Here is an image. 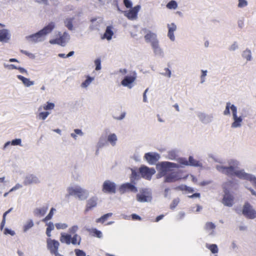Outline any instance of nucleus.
I'll return each mask as SVG.
<instances>
[{"label": "nucleus", "instance_id": "nucleus-43", "mask_svg": "<svg viewBox=\"0 0 256 256\" xmlns=\"http://www.w3.org/2000/svg\"><path fill=\"white\" fill-rule=\"evenodd\" d=\"M94 64L96 66L95 70H96V71H98V70H100L102 68V65H101V60L100 58H96L94 60Z\"/></svg>", "mask_w": 256, "mask_h": 256}, {"label": "nucleus", "instance_id": "nucleus-37", "mask_svg": "<svg viewBox=\"0 0 256 256\" xmlns=\"http://www.w3.org/2000/svg\"><path fill=\"white\" fill-rule=\"evenodd\" d=\"M55 211H56V210L55 209V208H51L48 214L44 218H43L42 221L43 222H47V221L50 220H51V218H52V217L54 214V212H55Z\"/></svg>", "mask_w": 256, "mask_h": 256}, {"label": "nucleus", "instance_id": "nucleus-48", "mask_svg": "<svg viewBox=\"0 0 256 256\" xmlns=\"http://www.w3.org/2000/svg\"><path fill=\"white\" fill-rule=\"evenodd\" d=\"M106 145V141L102 138H100L97 144V148H102V146H104Z\"/></svg>", "mask_w": 256, "mask_h": 256}, {"label": "nucleus", "instance_id": "nucleus-13", "mask_svg": "<svg viewBox=\"0 0 256 256\" xmlns=\"http://www.w3.org/2000/svg\"><path fill=\"white\" fill-rule=\"evenodd\" d=\"M140 8V5H137L129 10L124 11V14L130 20H136L138 17V12Z\"/></svg>", "mask_w": 256, "mask_h": 256}, {"label": "nucleus", "instance_id": "nucleus-51", "mask_svg": "<svg viewBox=\"0 0 256 256\" xmlns=\"http://www.w3.org/2000/svg\"><path fill=\"white\" fill-rule=\"evenodd\" d=\"M167 36L171 42H174L176 40V36L174 34L173 32H171L170 29H168Z\"/></svg>", "mask_w": 256, "mask_h": 256}, {"label": "nucleus", "instance_id": "nucleus-46", "mask_svg": "<svg viewBox=\"0 0 256 256\" xmlns=\"http://www.w3.org/2000/svg\"><path fill=\"white\" fill-rule=\"evenodd\" d=\"M167 28L168 29H170V30L172 31V32L174 34V32L177 30V26L175 23L168 24Z\"/></svg>", "mask_w": 256, "mask_h": 256}, {"label": "nucleus", "instance_id": "nucleus-16", "mask_svg": "<svg viewBox=\"0 0 256 256\" xmlns=\"http://www.w3.org/2000/svg\"><path fill=\"white\" fill-rule=\"evenodd\" d=\"M136 78V75L134 72L130 76H126L122 80L121 84L124 86H127L128 88H131L133 86V83Z\"/></svg>", "mask_w": 256, "mask_h": 256}, {"label": "nucleus", "instance_id": "nucleus-57", "mask_svg": "<svg viewBox=\"0 0 256 256\" xmlns=\"http://www.w3.org/2000/svg\"><path fill=\"white\" fill-rule=\"evenodd\" d=\"M22 188V184H20V183H16L14 186L10 188V192H14V190H17V189Z\"/></svg>", "mask_w": 256, "mask_h": 256}, {"label": "nucleus", "instance_id": "nucleus-4", "mask_svg": "<svg viewBox=\"0 0 256 256\" xmlns=\"http://www.w3.org/2000/svg\"><path fill=\"white\" fill-rule=\"evenodd\" d=\"M55 28L56 24L54 22H50L38 32L34 34H30V36H26V39L28 42L31 43H38V42H44L46 39V36L50 34Z\"/></svg>", "mask_w": 256, "mask_h": 256}, {"label": "nucleus", "instance_id": "nucleus-32", "mask_svg": "<svg viewBox=\"0 0 256 256\" xmlns=\"http://www.w3.org/2000/svg\"><path fill=\"white\" fill-rule=\"evenodd\" d=\"M205 229L210 232V234H213L216 225L212 222H207L204 226Z\"/></svg>", "mask_w": 256, "mask_h": 256}, {"label": "nucleus", "instance_id": "nucleus-12", "mask_svg": "<svg viewBox=\"0 0 256 256\" xmlns=\"http://www.w3.org/2000/svg\"><path fill=\"white\" fill-rule=\"evenodd\" d=\"M47 248L52 254H54L56 256V250H58L60 246V242L55 239H52L48 238L46 240Z\"/></svg>", "mask_w": 256, "mask_h": 256}, {"label": "nucleus", "instance_id": "nucleus-19", "mask_svg": "<svg viewBox=\"0 0 256 256\" xmlns=\"http://www.w3.org/2000/svg\"><path fill=\"white\" fill-rule=\"evenodd\" d=\"M144 158L149 164H155L156 161L160 159V156L159 154L154 153V152H148V153L145 154Z\"/></svg>", "mask_w": 256, "mask_h": 256}, {"label": "nucleus", "instance_id": "nucleus-5", "mask_svg": "<svg viewBox=\"0 0 256 256\" xmlns=\"http://www.w3.org/2000/svg\"><path fill=\"white\" fill-rule=\"evenodd\" d=\"M67 190L70 196H73L79 200H86L89 196V191L80 186L68 187Z\"/></svg>", "mask_w": 256, "mask_h": 256}, {"label": "nucleus", "instance_id": "nucleus-20", "mask_svg": "<svg viewBox=\"0 0 256 256\" xmlns=\"http://www.w3.org/2000/svg\"><path fill=\"white\" fill-rule=\"evenodd\" d=\"M197 116L199 120L204 124H208L214 120L212 114H208L204 112H198Z\"/></svg>", "mask_w": 256, "mask_h": 256}, {"label": "nucleus", "instance_id": "nucleus-49", "mask_svg": "<svg viewBox=\"0 0 256 256\" xmlns=\"http://www.w3.org/2000/svg\"><path fill=\"white\" fill-rule=\"evenodd\" d=\"M202 74L200 76V83L204 84L206 81V76L208 70H201Z\"/></svg>", "mask_w": 256, "mask_h": 256}, {"label": "nucleus", "instance_id": "nucleus-6", "mask_svg": "<svg viewBox=\"0 0 256 256\" xmlns=\"http://www.w3.org/2000/svg\"><path fill=\"white\" fill-rule=\"evenodd\" d=\"M232 182L231 181L227 182L223 184V188L224 189V194L222 199V203L226 206H232L234 204V196L232 194H230L228 188H230V184Z\"/></svg>", "mask_w": 256, "mask_h": 256}, {"label": "nucleus", "instance_id": "nucleus-54", "mask_svg": "<svg viewBox=\"0 0 256 256\" xmlns=\"http://www.w3.org/2000/svg\"><path fill=\"white\" fill-rule=\"evenodd\" d=\"M92 232L94 233V234L96 236L97 238H102V233L100 230H97L96 228L92 229Z\"/></svg>", "mask_w": 256, "mask_h": 256}, {"label": "nucleus", "instance_id": "nucleus-50", "mask_svg": "<svg viewBox=\"0 0 256 256\" xmlns=\"http://www.w3.org/2000/svg\"><path fill=\"white\" fill-rule=\"evenodd\" d=\"M55 106V104L52 103V102H47V104L46 106H44V109L48 110H52L54 109Z\"/></svg>", "mask_w": 256, "mask_h": 256}, {"label": "nucleus", "instance_id": "nucleus-1", "mask_svg": "<svg viewBox=\"0 0 256 256\" xmlns=\"http://www.w3.org/2000/svg\"><path fill=\"white\" fill-rule=\"evenodd\" d=\"M178 164L174 162H160L156 166L158 171L156 174L157 178L164 176V182L172 183L180 178L178 172L174 171V169H179L184 166H202V164L199 160H196L192 156H190L188 160L185 158H179L178 159Z\"/></svg>", "mask_w": 256, "mask_h": 256}, {"label": "nucleus", "instance_id": "nucleus-3", "mask_svg": "<svg viewBox=\"0 0 256 256\" xmlns=\"http://www.w3.org/2000/svg\"><path fill=\"white\" fill-rule=\"evenodd\" d=\"M78 228L79 227L78 225H73L68 230L70 234H68V233H61L60 242L66 244H72L74 245H80L82 242V237L79 234H76L77 231L78 230Z\"/></svg>", "mask_w": 256, "mask_h": 256}, {"label": "nucleus", "instance_id": "nucleus-29", "mask_svg": "<svg viewBox=\"0 0 256 256\" xmlns=\"http://www.w3.org/2000/svg\"><path fill=\"white\" fill-rule=\"evenodd\" d=\"M242 116H238V114L236 116L233 120V122L231 124L232 128H239L241 127L242 122Z\"/></svg>", "mask_w": 256, "mask_h": 256}, {"label": "nucleus", "instance_id": "nucleus-17", "mask_svg": "<svg viewBox=\"0 0 256 256\" xmlns=\"http://www.w3.org/2000/svg\"><path fill=\"white\" fill-rule=\"evenodd\" d=\"M144 31L146 33V34L144 36V38L145 40L147 43H150V46L152 49L154 46V40H156V34L154 33V32H151L150 30H147V29H144Z\"/></svg>", "mask_w": 256, "mask_h": 256}, {"label": "nucleus", "instance_id": "nucleus-55", "mask_svg": "<svg viewBox=\"0 0 256 256\" xmlns=\"http://www.w3.org/2000/svg\"><path fill=\"white\" fill-rule=\"evenodd\" d=\"M75 254L76 256H86V254L83 250H74Z\"/></svg>", "mask_w": 256, "mask_h": 256}, {"label": "nucleus", "instance_id": "nucleus-60", "mask_svg": "<svg viewBox=\"0 0 256 256\" xmlns=\"http://www.w3.org/2000/svg\"><path fill=\"white\" fill-rule=\"evenodd\" d=\"M124 3L127 8H130L132 6V1L130 0H124Z\"/></svg>", "mask_w": 256, "mask_h": 256}, {"label": "nucleus", "instance_id": "nucleus-2", "mask_svg": "<svg viewBox=\"0 0 256 256\" xmlns=\"http://www.w3.org/2000/svg\"><path fill=\"white\" fill-rule=\"evenodd\" d=\"M214 160L218 163L215 166L216 168L220 173L228 176H236L240 179L250 180L256 188V190L250 188V190L252 194L256 196V178L252 174L246 172L244 169H238L240 165L238 160L230 159L228 160V164L226 166V162H222L220 159L214 158Z\"/></svg>", "mask_w": 256, "mask_h": 256}, {"label": "nucleus", "instance_id": "nucleus-41", "mask_svg": "<svg viewBox=\"0 0 256 256\" xmlns=\"http://www.w3.org/2000/svg\"><path fill=\"white\" fill-rule=\"evenodd\" d=\"M50 112H40L38 115V118L39 119H42V120H45L47 116L50 114Z\"/></svg>", "mask_w": 256, "mask_h": 256}, {"label": "nucleus", "instance_id": "nucleus-21", "mask_svg": "<svg viewBox=\"0 0 256 256\" xmlns=\"http://www.w3.org/2000/svg\"><path fill=\"white\" fill-rule=\"evenodd\" d=\"M98 200V197L96 196H93L90 197L87 200L86 211H89V210H92V208L96 207Z\"/></svg>", "mask_w": 256, "mask_h": 256}, {"label": "nucleus", "instance_id": "nucleus-18", "mask_svg": "<svg viewBox=\"0 0 256 256\" xmlns=\"http://www.w3.org/2000/svg\"><path fill=\"white\" fill-rule=\"evenodd\" d=\"M120 193L123 194V193L126 192L127 190H130V192H136L138 189L135 186L132 184V183L126 182L122 184L120 186L119 188Z\"/></svg>", "mask_w": 256, "mask_h": 256}, {"label": "nucleus", "instance_id": "nucleus-28", "mask_svg": "<svg viewBox=\"0 0 256 256\" xmlns=\"http://www.w3.org/2000/svg\"><path fill=\"white\" fill-rule=\"evenodd\" d=\"M85 77L86 78L82 82L80 86L82 88H86V90L89 86L90 85L92 82L94 80V76H89V75H86Z\"/></svg>", "mask_w": 256, "mask_h": 256}, {"label": "nucleus", "instance_id": "nucleus-7", "mask_svg": "<svg viewBox=\"0 0 256 256\" xmlns=\"http://www.w3.org/2000/svg\"><path fill=\"white\" fill-rule=\"evenodd\" d=\"M59 37L54 39H51L49 42L52 44H59L61 46H66L70 40V36L68 32L65 30L62 34L58 32Z\"/></svg>", "mask_w": 256, "mask_h": 256}, {"label": "nucleus", "instance_id": "nucleus-9", "mask_svg": "<svg viewBox=\"0 0 256 256\" xmlns=\"http://www.w3.org/2000/svg\"><path fill=\"white\" fill-rule=\"evenodd\" d=\"M136 198L140 202H148L152 200V195L150 190H142L136 194Z\"/></svg>", "mask_w": 256, "mask_h": 256}, {"label": "nucleus", "instance_id": "nucleus-59", "mask_svg": "<svg viewBox=\"0 0 256 256\" xmlns=\"http://www.w3.org/2000/svg\"><path fill=\"white\" fill-rule=\"evenodd\" d=\"M6 214L4 213L2 216V221L1 224H0V229H2L5 224H6Z\"/></svg>", "mask_w": 256, "mask_h": 256}, {"label": "nucleus", "instance_id": "nucleus-61", "mask_svg": "<svg viewBox=\"0 0 256 256\" xmlns=\"http://www.w3.org/2000/svg\"><path fill=\"white\" fill-rule=\"evenodd\" d=\"M166 72H162V74H164V76H167L168 77H170L172 74V72L170 70L168 69V68H165Z\"/></svg>", "mask_w": 256, "mask_h": 256}, {"label": "nucleus", "instance_id": "nucleus-26", "mask_svg": "<svg viewBox=\"0 0 256 256\" xmlns=\"http://www.w3.org/2000/svg\"><path fill=\"white\" fill-rule=\"evenodd\" d=\"M178 150H176V149H173L172 150H168L167 152L166 158L167 159L170 160H176V164H178V160L179 158H178Z\"/></svg>", "mask_w": 256, "mask_h": 256}, {"label": "nucleus", "instance_id": "nucleus-31", "mask_svg": "<svg viewBox=\"0 0 256 256\" xmlns=\"http://www.w3.org/2000/svg\"><path fill=\"white\" fill-rule=\"evenodd\" d=\"M17 78L21 80L25 86H30L34 85V81L30 80L28 78H24V76H22V75H18Z\"/></svg>", "mask_w": 256, "mask_h": 256}, {"label": "nucleus", "instance_id": "nucleus-58", "mask_svg": "<svg viewBox=\"0 0 256 256\" xmlns=\"http://www.w3.org/2000/svg\"><path fill=\"white\" fill-rule=\"evenodd\" d=\"M50 232H52L54 228L55 225L54 224L53 222H48V223L46 224Z\"/></svg>", "mask_w": 256, "mask_h": 256}, {"label": "nucleus", "instance_id": "nucleus-53", "mask_svg": "<svg viewBox=\"0 0 256 256\" xmlns=\"http://www.w3.org/2000/svg\"><path fill=\"white\" fill-rule=\"evenodd\" d=\"M179 202H180L179 198H176L175 199L173 200L172 201L171 204L170 206V208H176L177 204H178Z\"/></svg>", "mask_w": 256, "mask_h": 256}, {"label": "nucleus", "instance_id": "nucleus-42", "mask_svg": "<svg viewBox=\"0 0 256 256\" xmlns=\"http://www.w3.org/2000/svg\"><path fill=\"white\" fill-rule=\"evenodd\" d=\"M230 110L232 112V120H234L238 114V108L234 104H231Z\"/></svg>", "mask_w": 256, "mask_h": 256}, {"label": "nucleus", "instance_id": "nucleus-10", "mask_svg": "<svg viewBox=\"0 0 256 256\" xmlns=\"http://www.w3.org/2000/svg\"><path fill=\"white\" fill-rule=\"evenodd\" d=\"M242 214L247 218H254L256 217V210L254 209L249 202H246L244 204L242 210Z\"/></svg>", "mask_w": 256, "mask_h": 256}, {"label": "nucleus", "instance_id": "nucleus-23", "mask_svg": "<svg viewBox=\"0 0 256 256\" xmlns=\"http://www.w3.org/2000/svg\"><path fill=\"white\" fill-rule=\"evenodd\" d=\"M11 38V34L8 29L3 28L0 30V42H8Z\"/></svg>", "mask_w": 256, "mask_h": 256}, {"label": "nucleus", "instance_id": "nucleus-62", "mask_svg": "<svg viewBox=\"0 0 256 256\" xmlns=\"http://www.w3.org/2000/svg\"><path fill=\"white\" fill-rule=\"evenodd\" d=\"M4 233L9 234H10L12 235V236L16 234L14 230H10V229L8 228H5Z\"/></svg>", "mask_w": 256, "mask_h": 256}, {"label": "nucleus", "instance_id": "nucleus-63", "mask_svg": "<svg viewBox=\"0 0 256 256\" xmlns=\"http://www.w3.org/2000/svg\"><path fill=\"white\" fill-rule=\"evenodd\" d=\"M20 52L30 57H34V55L32 53L28 52L26 51V50H21Z\"/></svg>", "mask_w": 256, "mask_h": 256}, {"label": "nucleus", "instance_id": "nucleus-34", "mask_svg": "<svg viewBox=\"0 0 256 256\" xmlns=\"http://www.w3.org/2000/svg\"><path fill=\"white\" fill-rule=\"evenodd\" d=\"M34 224L32 220H28L26 222L25 224L23 226V230L24 232H26L28 230L30 229V228H32Z\"/></svg>", "mask_w": 256, "mask_h": 256}, {"label": "nucleus", "instance_id": "nucleus-36", "mask_svg": "<svg viewBox=\"0 0 256 256\" xmlns=\"http://www.w3.org/2000/svg\"><path fill=\"white\" fill-rule=\"evenodd\" d=\"M112 216V213H108L106 214L103 215L102 216H100L99 218H98L96 220V222H105L107 218H108L110 216Z\"/></svg>", "mask_w": 256, "mask_h": 256}, {"label": "nucleus", "instance_id": "nucleus-39", "mask_svg": "<svg viewBox=\"0 0 256 256\" xmlns=\"http://www.w3.org/2000/svg\"><path fill=\"white\" fill-rule=\"evenodd\" d=\"M248 1L246 0H238V7L240 8H246L248 6Z\"/></svg>", "mask_w": 256, "mask_h": 256}, {"label": "nucleus", "instance_id": "nucleus-24", "mask_svg": "<svg viewBox=\"0 0 256 256\" xmlns=\"http://www.w3.org/2000/svg\"><path fill=\"white\" fill-rule=\"evenodd\" d=\"M91 24L90 26V28L92 30H99L101 24L102 22V18H93L90 20Z\"/></svg>", "mask_w": 256, "mask_h": 256}, {"label": "nucleus", "instance_id": "nucleus-30", "mask_svg": "<svg viewBox=\"0 0 256 256\" xmlns=\"http://www.w3.org/2000/svg\"><path fill=\"white\" fill-rule=\"evenodd\" d=\"M113 28H114L112 26H108L106 28V31L104 34L103 38H106L108 40H112V36L114 35V32L112 31Z\"/></svg>", "mask_w": 256, "mask_h": 256}, {"label": "nucleus", "instance_id": "nucleus-22", "mask_svg": "<svg viewBox=\"0 0 256 256\" xmlns=\"http://www.w3.org/2000/svg\"><path fill=\"white\" fill-rule=\"evenodd\" d=\"M74 16H67L64 19V24L69 30H74L75 28L74 26Z\"/></svg>", "mask_w": 256, "mask_h": 256}, {"label": "nucleus", "instance_id": "nucleus-38", "mask_svg": "<svg viewBox=\"0 0 256 256\" xmlns=\"http://www.w3.org/2000/svg\"><path fill=\"white\" fill-rule=\"evenodd\" d=\"M242 56L244 58L247 60H250L252 59V52L250 50H244L242 54Z\"/></svg>", "mask_w": 256, "mask_h": 256}, {"label": "nucleus", "instance_id": "nucleus-44", "mask_svg": "<svg viewBox=\"0 0 256 256\" xmlns=\"http://www.w3.org/2000/svg\"><path fill=\"white\" fill-rule=\"evenodd\" d=\"M230 110H231V103L230 102H227L226 103V108L223 112L224 115L230 114Z\"/></svg>", "mask_w": 256, "mask_h": 256}, {"label": "nucleus", "instance_id": "nucleus-45", "mask_svg": "<svg viewBox=\"0 0 256 256\" xmlns=\"http://www.w3.org/2000/svg\"><path fill=\"white\" fill-rule=\"evenodd\" d=\"M208 248L211 250L212 253H218V246L216 244H210L209 246H208Z\"/></svg>", "mask_w": 256, "mask_h": 256}, {"label": "nucleus", "instance_id": "nucleus-25", "mask_svg": "<svg viewBox=\"0 0 256 256\" xmlns=\"http://www.w3.org/2000/svg\"><path fill=\"white\" fill-rule=\"evenodd\" d=\"M48 209V206H43L40 208H36L34 210L33 213L36 216H42L45 215Z\"/></svg>", "mask_w": 256, "mask_h": 256}, {"label": "nucleus", "instance_id": "nucleus-8", "mask_svg": "<svg viewBox=\"0 0 256 256\" xmlns=\"http://www.w3.org/2000/svg\"><path fill=\"white\" fill-rule=\"evenodd\" d=\"M116 184L112 180H106L102 184V192L108 194H115L116 193Z\"/></svg>", "mask_w": 256, "mask_h": 256}, {"label": "nucleus", "instance_id": "nucleus-14", "mask_svg": "<svg viewBox=\"0 0 256 256\" xmlns=\"http://www.w3.org/2000/svg\"><path fill=\"white\" fill-rule=\"evenodd\" d=\"M40 182V178L33 174H26L24 180V186H30V184H39Z\"/></svg>", "mask_w": 256, "mask_h": 256}, {"label": "nucleus", "instance_id": "nucleus-11", "mask_svg": "<svg viewBox=\"0 0 256 256\" xmlns=\"http://www.w3.org/2000/svg\"><path fill=\"white\" fill-rule=\"evenodd\" d=\"M139 172L142 176L144 178L150 180L152 178V176L154 173H156V170L154 168H150L147 166H142L139 168Z\"/></svg>", "mask_w": 256, "mask_h": 256}, {"label": "nucleus", "instance_id": "nucleus-27", "mask_svg": "<svg viewBox=\"0 0 256 256\" xmlns=\"http://www.w3.org/2000/svg\"><path fill=\"white\" fill-rule=\"evenodd\" d=\"M118 140V136L116 134H109L107 136V142L112 146H115L116 145Z\"/></svg>", "mask_w": 256, "mask_h": 256}, {"label": "nucleus", "instance_id": "nucleus-15", "mask_svg": "<svg viewBox=\"0 0 256 256\" xmlns=\"http://www.w3.org/2000/svg\"><path fill=\"white\" fill-rule=\"evenodd\" d=\"M153 52L155 56H159L160 57H164V52L160 46V41L158 38V36L155 38L154 42L153 44Z\"/></svg>", "mask_w": 256, "mask_h": 256}, {"label": "nucleus", "instance_id": "nucleus-33", "mask_svg": "<svg viewBox=\"0 0 256 256\" xmlns=\"http://www.w3.org/2000/svg\"><path fill=\"white\" fill-rule=\"evenodd\" d=\"M178 6V4L176 0H170L166 4V8L168 10H176Z\"/></svg>", "mask_w": 256, "mask_h": 256}, {"label": "nucleus", "instance_id": "nucleus-40", "mask_svg": "<svg viewBox=\"0 0 256 256\" xmlns=\"http://www.w3.org/2000/svg\"><path fill=\"white\" fill-rule=\"evenodd\" d=\"M239 46L238 42H234L233 43H232L229 46L228 50L230 52H234V50H237Z\"/></svg>", "mask_w": 256, "mask_h": 256}, {"label": "nucleus", "instance_id": "nucleus-47", "mask_svg": "<svg viewBox=\"0 0 256 256\" xmlns=\"http://www.w3.org/2000/svg\"><path fill=\"white\" fill-rule=\"evenodd\" d=\"M55 226L58 230L66 229L68 226V225L66 223H56L55 224Z\"/></svg>", "mask_w": 256, "mask_h": 256}, {"label": "nucleus", "instance_id": "nucleus-35", "mask_svg": "<svg viewBox=\"0 0 256 256\" xmlns=\"http://www.w3.org/2000/svg\"><path fill=\"white\" fill-rule=\"evenodd\" d=\"M74 132L70 134V136L74 139L76 140L78 138V136H84V132L80 128H75L74 130Z\"/></svg>", "mask_w": 256, "mask_h": 256}, {"label": "nucleus", "instance_id": "nucleus-64", "mask_svg": "<svg viewBox=\"0 0 256 256\" xmlns=\"http://www.w3.org/2000/svg\"><path fill=\"white\" fill-rule=\"evenodd\" d=\"M36 2L40 4V3L44 4H49V2H48V0H36Z\"/></svg>", "mask_w": 256, "mask_h": 256}, {"label": "nucleus", "instance_id": "nucleus-56", "mask_svg": "<svg viewBox=\"0 0 256 256\" xmlns=\"http://www.w3.org/2000/svg\"><path fill=\"white\" fill-rule=\"evenodd\" d=\"M21 142V139H14L12 141L11 144L13 146L20 145Z\"/></svg>", "mask_w": 256, "mask_h": 256}, {"label": "nucleus", "instance_id": "nucleus-52", "mask_svg": "<svg viewBox=\"0 0 256 256\" xmlns=\"http://www.w3.org/2000/svg\"><path fill=\"white\" fill-rule=\"evenodd\" d=\"M140 177V174L134 170V169H132V179H138Z\"/></svg>", "mask_w": 256, "mask_h": 256}]
</instances>
